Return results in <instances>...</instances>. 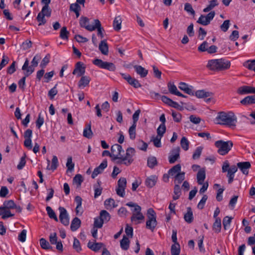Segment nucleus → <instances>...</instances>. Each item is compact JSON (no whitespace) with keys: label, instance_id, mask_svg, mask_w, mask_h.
I'll return each instance as SVG.
<instances>
[{"label":"nucleus","instance_id":"1","mask_svg":"<svg viewBox=\"0 0 255 255\" xmlns=\"http://www.w3.org/2000/svg\"><path fill=\"white\" fill-rule=\"evenodd\" d=\"M216 124L220 125H225L230 128H235L236 126L237 118L234 113L221 112L218 114L215 119Z\"/></svg>","mask_w":255,"mask_h":255},{"label":"nucleus","instance_id":"2","mask_svg":"<svg viewBox=\"0 0 255 255\" xmlns=\"http://www.w3.org/2000/svg\"><path fill=\"white\" fill-rule=\"evenodd\" d=\"M231 66V62L225 59H212L208 61L207 67L212 71L227 70Z\"/></svg>","mask_w":255,"mask_h":255},{"label":"nucleus","instance_id":"3","mask_svg":"<svg viewBox=\"0 0 255 255\" xmlns=\"http://www.w3.org/2000/svg\"><path fill=\"white\" fill-rule=\"evenodd\" d=\"M215 145L218 148V153L220 155H225L231 150L233 146V143L231 140L225 141L219 140L215 142Z\"/></svg>","mask_w":255,"mask_h":255},{"label":"nucleus","instance_id":"4","mask_svg":"<svg viewBox=\"0 0 255 255\" xmlns=\"http://www.w3.org/2000/svg\"><path fill=\"white\" fill-rule=\"evenodd\" d=\"M147 217L146 228L153 232L157 225V222L156 219V213L152 208L147 210Z\"/></svg>","mask_w":255,"mask_h":255},{"label":"nucleus","instance_id":"5","mask_svg":"<svg viewBox=\"0 0 255 255\" xmlns=\"http://www.w3.org/2000/svg\"><path fill=\"white\" fill-rule=\"evenodd\" d=\"M135 149L132 147H128L126 150V153L125 156H122L121 160H118L117 163L118 164H124L127 166L131 164L133 162V159L132 157L135 154Z\"/></svg>","mask_w":255,"mask_h":255},{"label":"nucleus","instance_id":"6","mask_svg":"<svg viewBox=\"0 0 255 255\" xmlns=\"http://www.w3.org/2000/svg\"><path fill=\"white\" fill-rule=\"evenodd\" d=\"M111 158L113 160H121L122 154V152L124 153L122 146L119 144H115L111 146Z\"/></svg>","mask_w":255,"mask_h":255},{"label":"nucleus","instance_id":"7","mask_svg":"<svg viewBox=\"0 0 255 255\" xmlns=\"http://www.w3.org/2000/svg\"><path fill=\"white\" fill-rule=\"evenodd\" d=\"M93 63L101 68L107 69L110 71H115L116 69L114 63L105 62L100 59H95L93 61Z\"/></svg>","mask_w":255,"mask_h":255},{"label":"nucleus","instance_id":"8","mask_svg":"<svg viewBox=\"0 0 255 255\" xmlns=\"http://www.w3.org/2000/svg\"><path fill=\"white\" fill-rule=\"evenodd\" d=\"M216 13L214 11H211L206 15L201 14L197 22L204 26L209 25L211 21L213 19Z\"/></svg>","mask_w":255,"mask_h":255},{"label":"nucleus","instance_id":"9","mask_svg":"<svg viewBox=\"0 0 255 255\" xmlns=\"http://www.w3.org/2000/svg\"><path fill=\"white\" fill-rule=\"evenodd\" d=\"M208 43L207 41H204L198 48V50L201 52L207 51L209 54H213L217 52V47L215 45H211L208 48Z\"/></svg>","mask_w":255,"mask_h":255},{"label":"nucleus","instance_id":"10","mask_svg":"<svg viewBox=\"0 0 255 255\" xmlns=\"http://www.w3.org/2000/svg\"><path fill=\"white\" fill-rule=\"evenodd\" d=\"M60 211L59 220L64 226H68L69 224V219L66 210L62 207L59 208Z\"/></svg>","mask_w":255,"mask_h":255},{"label":"nucleus","instance_id":"11","mask_svg":"<svg viewBox=\"0 0 255 255\" xmlns=\"http://www.w3.org/2000/svg\"><path fill=\"white\" fill-rule=\"evenodd\" d=\"M121 74L123 78L126 80L129 84L133 86L134 88H137L141 86L137 80L131 77L129 75L124 73H121Z\"/></svg>","mask_w":255,"mask_h":255},{"label":"nucleus","instance_id":"12","mask_svg":"<svg viewBox=\"0 0 255 255\" xmlns=\"http://www.w3.org/2000/svg\"><path fill=\"white\" fill-rule=\"evenodd\" d=\"M79 24L81 27L85 28L87 30L93 31L95 30L94 25L89 24V19L85 16H81L79 20Z\"/></svg>","mask_w":255,"mask_h":255},{"label":"nucleus","instance_id":"13","mask_svg":"<svg viewBox=\"0 0 255 255\" xmlns=\"http://www.w3.org/2000/svg\"><path fill=\"white\" fill-rule=\"evenodd\" d=\"M85 68L82 62H78L75 65V67L72 74L73 75H77V77L83 76L85 73Z\"/></svg>","mask_w":255,"mask_h":255},{"label":"nucleus","instance_id":"14","mask_svg":"<svg viewBox=\"0 0 255 255\" xmlns=\"http://www.w3.org/2000/svg\"><path fill=\"white\" fill-rule=\"evenodd\" d=\"M180 148L179 147H175L172 149L170 155L169 156V162L170 163H174L180 156Z\"/></svg>","mask_w":255,"mask_h":255},{"label":"nucleus","instance_id":"15","mask_svg":"<svg viewBox=\"0 0 255 255\" xmlns=\"http://www.w3.org/2000/svg\"><path fill=\"white\" fill-rule=\"evenodd\" d=\"M107 167V160H104L99 166L94 169L91 175L92 178L93 179L95 178L99 174L102 173L104 169Z\"/></svg>","mask_w":255,"mask_h":255},{"label":"nucleus","instance_id":"16","mask_svg":"<svg viewBox=\"0 0 255 255\" xmlns=\"http://www.w3.org/2000/svg\"><path fill=\"white\" fill-rule=\"evenodd\" d=\"M237 93L240 95L255 93V88L248 86H243L239 87Z\"/></svg>","mask_w":255,"mask_h":255},{"label":"nucleus","instance_id":"17","mask_svg":"<svg viewBox=\"0 0 255 255\" xmlns=\"http://www.w3.org/2000/svg\"><path fill=\"white\" fill-rule=\"evenodd\" d=\"M35 66L31 65L29 66V60L26 59L22 67V70L25 71L24 75L28 76L34 71V68Z\"/></svg>","mask_w":255,"mask_h":255},{"label":"nucleus","instance_id":"18","mask_svg":"<svg viewBox=\"0 0 255 255\" xmlns=\"http://www.w3.org/2000/svg\"><path fill=\"white\" fill-rule=\"evenodd\" d=\"M238 167L241 170L242 173L245 175L249 173V169L250 168L251 165L250 162H240L237 163Z\"/></svg>","mask_w":255,"mask_h":255},{"label":"nucleus","instance_id":"19","mask_svg":"<svg viewBox=\"0 0 255 255\" xmlns=\"http://www.w3.org/2000/svg\"><path fill=\"white\" fill-rule=\"evenodd\" d=\"M179 88L189 95H194L192 86H189L184 82H181L179 83Z\"/></svg>","mask_w":255,"mask_h":255},{"label":"nucleus","instance_id":"20","mask_svg":"<svg viewBox=\"0 0 255 255\" xmlns=\"http://www.w3.org/2000/svg\"><path fill=\"white\" fill-rule=\"evenodd\" d=\"M99 48L103 54L105 55H107L108 54L109 47L106 40H103L101 41L99 44Z\"/></svg>","mask_w":255,"mask_h":255},{"label":"nucleus","instance_id":"21","mask_svg":"<svg viewBox=\"0 0 255 255\" xmlns=\"http://www.w3.org/2000/svg\"><path fill=\"white\" fill-rule=\"evenodd\" d=\"M0 216L3 219H5L7 218L13 217V214H11L9 209L5 208L4 207H0Z\"/></svg>","mask_w":255,"mask_h":255},{"label":"nucleus","instance_id":"22","mask_svg":"<svg viewBox=\"0 0 255 255\" xmlns=\"http://www.w3.org/2000/svg\"><path fill=\"white\" fill-rule=\"evenodd\" d=\"M104 244L102 243H92L89 242L88 244V247L94 252L99 251L103 247Z\"/></svg>","mask_w":255,"mask_h":255},{"label":"nucleus","instance_id":"23","mask_svg":"<svg viewBox=\"0 0 255 255\" xmlns=\"http://www.w3.org/2000/svg\"><path fill=\"white\" fill-rule=\"evenodd\" d=\"M206 177L205 170L204 168L200 169L197 174V179L198 184H203Z\"/></svg>","mask_w":255,"mask_h":255},{"label":"nucleus","instance_id":"24","mask_svg":"<svg viewBox=\"0 0 255 255\" xmlns=\"http://www.w3.org/2000/svg\"><path fill=\"white\" fill-rule=\"evenodd\" d=\"M95 25H94V27L95 28V30L97 29V34L98 36H100L101 38L104 37V34L103 31H104V28L101 26V23L99 19H95L94 20Z\"/></svg>","mask_w":255,"mask_h":255},{"label":"nucleus","instance_id":"25","mask_svg":"<svg viewBox=\"0 0 255 255\" xmlns=\"http://www.w3.org/2000/svg\"><path fill=\"white\" fill-rule=\"evenodd\" d=\"M195 95L198 98H204L211 97L213 95V93L210 92H206L204 90H198Z\"/></svg>","mask_w":255,"mask_h":255},{"label":"nucleus","instance_id":"26","mask_svg":"<svg viewBox=\"0 0 255 255\" xmlns=\"http://www.w3.org/2000/svg\"><path fill=\"white\" fill-rule=\"evenodd\" d=\"M136 73L140 75L141 77H145L148 73V70L140 65H134L133 66Z\"/></svg>","mask_w":255,"mask_h":255},{"label":"nucleus","instance_id":"27","mask_svg":"<svg viewBox=\"0 0 255 255\" xmlns=\"http://www.w3.org/2000/svg\"><path fill=\"white\" fill-rule=\"evenodd\" d=\"M184 219L188 223H191L193 221V215L192 209L189 207L187 208V213L184 214Z\"/></svg>","mask_w":255,"mask_h":255},{"label":"nucleus","instance_id":"28","mask_svg":"<svg viewBox=\"0 0 255 255\" xmlns=\"http://www.w3.org/2000/svg\"><path fill=\"white\" fill-rule=\"evenodd\" d=\"M157 180V177L155 175H151L146 179L145 185L147 187L151 188L155 185Z\"/></svg>","mask_w":255,"mask_h":255},{"label":"nucleus","instance_id":"29","mask_svg":"<svg viewBox=\"0 0 255 255\" xmlns=\"http://www.w3.org/2000/svg\"><path fill=\"white\" fill-rule=\"evenodd\" d=\"M81 220L78 217H75L72 221L70 229L72 231H75L79 228L81 225Z\"/></svg>","mask_w":255,"mask_h":255},{"label":"nucleus","instance_id":"30","mask_svg":"<svg viewBox=\"0 0 255 255\" xmlns=\"http://www.w3.org/2000/svg\"><path fill=\"white\" fill-rule=\"evenodd\" d=\"M144 217L143 214L140 212L138 213H132V215L131 217V221L132 222H135L136 224L140 223V220H143Z\"/></svg>","mask_w":255,"mask_h":255},{"label":"nucleus","instance_id":"31","mask_svg":"<svg viewBox=\"0 0 255 255\" xmlns=\"http://www.w3.org/2000/svg\"><path fill=\"white\" fill-rule=\"evenodd\" d=\"M90 81L91 78L89 76H83L78 82V87L79 88L86 87L89 85Z\"/></svg>","mask_w":255,"mask_h":255},{"label":"nucleus","instance_id":"32","mask_svg":"<svg viewBox=\"0 0 255 255\" xmlns=\"http://www.w3.org/2000/svg\"><path fill=\"white\" fill-rule=\"evenodd\" d=\"M181 165L179 164H176L173 166L168 171V174L170 176H174L178 174L181 171Z\"/></svg>","mask_w":255,"mask_h":255},{"label":"nucleus","instance_id":"33","mask_svg":"<svg viewBox=\"0 0 255 255\" xmlns=\"http://www.w3.org/2000/svg\"><path fill=\"white\" fill-rule=\"evenodd\" d=\"M240 102L244 105L255 104V95L248 96L242 100Z\"/></svg>","mask_w":255,"mask_h":255},{"label":"nucleus","instance_id":"34","mask_svg":"<svg viewBox=\"0 0 255 255\" xmlns=\"http://www.w3.org/2000/svg\"><path fill=\"white\" fill-rule=\"evenodd\" d=\"M106 208L108 210H111L116 208L118 205L115 204V200L112 198H109L105 201L104 202Z\"/></svg>","mask_w":255,"mask_h":255},{"label":"nucleus","instance_id":"35","mask_svg":"<svg viewBox=\"0 0 255 255\" xmlns=\"http://www.w3.org/2000/svg\"><path fill=\"white\" fill-rule=\"evenodd\" d=\"M219 3L217 0H212L209 1V4L207 6L204 8L203 11L204 12H208L211 11L215 6L218 5Z\"/></svg>","mask_w":255,"mask_h":255},{"label":"nucleus","instance_id":"36","mask_svg":"<svg viewBox=\"0 0 255 255\" xmlns=\"http://www.w3.org/2000/svg\"><path fill=\"white\" fill-rule=\"evenodd\" d=\"M122 19L120 16H116L113 21V27L115 30L119 31L121 29Z\"/></svg>","mask_w":255,"mask_h":255},{"label":"nucleus","instance_id":"37","mask_svg":"<svg viewBox=\"0 0 255 255\" xmlns=\"http://www.w3.org/2000/svg\"><path fill=\"white\" fill-rule=\"evenodd\" d=\"M121 248L124 250H128L129 248V240L126 236H124L123 239L120 242Z\"/></svg>","mask_w":255,"mask_h":255},{"label":"nucleus","instance_id":"38","mask_svg":"<svg viewBox=\"0 0 255 255\" xmlns=\"http://www.w3.org/2000/svg\"><path fill=\"white\" fill-rule=\"evenodd\" d=\"M99 218L104 222H108L111 219L110 214L106 210H102L100 213Z\"/></svg>","mask_w":255,"mask_h":255},{"label":"nucleus","instance_id":"39","mask_svg":"<svg viewBox=\"0 0 255 255\" xmlns=\"http://www.w3.org/2000/svg\"><path fill=\"white\" fill-rule=\"evenodd\" d=\"M213 229L217 233L221 232V220L220 218H216L213 225Z\"/></svg>","mask_w":255,"mask_h":255},{"label":"nucleus","instance_id":"40","mask_svg":"<svg viewBox=\"0 0 255 255\" xmlns=\"http://www.w3.org/2000/svg\"><path fill=\"white\" fill-rule=\"evenodd\" d=\"M93 132L91 130V125L90 123L87 127L84 129L83 136L88 138H91L92 136Z\"/></svg>","mask_w":255,"mask_h":255},{"label":"nucleus","instance_id":"41","mask_svg":"<svg viewBox=\"0 0 255 255\" xmlns=\"http://www.w3.org/2000/svg\"><path fill=\"white\" fill-rule=\"evenodd\" d=\"M101 181H98L97 184L94 185V197L95 198H97L98 196L101 195L102 191V188L100 186Z\"/></svg>","mask_w":255,"mask_h":255},{"label":"nucleus","instance_id":"42","mask_svg":"<svg viewBox=\"0 0 255 255\" xmlns=\"http://www.w3.org/2000/svg\"><path fill=\"white\" fill-rule=\"evenodd\" d=\"M180 252V245L178 243H175L171 248V255H179Z\"/></svg>","mask_w":255,"mask_h":255},{"label":"nucleus","instance_id":"43","mask_svg":"<svg viewBox=\"0 0 255 255\" xmlns=\"http://www.w3.org/2000/svg\"><path fill=\"white\" fill-rule=\"evenodd\" d=\"M167 87H168L169 92L171 94L176 95L177 94V93L179 92V91H178V90L177 89V87L173 83H172L171 82H169L167 84Z\"/></svg>","mask_w":255,"mask_h":255},{"label":"nucleus","instance_id":"44","mask_svg":"<svg viewBox=\"0 0 255 255\" xmlns=\"http://www.w3.org/2000/svg\"><path fill=\"white\" fill-rule=\"evenodd\" d=\"M39 243L41 247L44 250H50L52 249V247L49 243L44 238H41L39 240Z\"/></svg>","mask_w":255,"mask_h":255},{"label":"nucleus","instance_id":"45","mask_svg":"<svg viewBox=\"0 0 255 255\" xmlns=\"http://www.w3.org/2000/svg\"><path fill=\"white\" fill-rule=\"evenodd\" d=\"M185 172H180L178 174H177L175 176V183H178L179 185L185 179Z\"/></svg>","mask_w":255,"mask_h":255},{"label":"nucleus","instance_id":"46","mask_svg":"<svg viewBox=\"0 0 255 255\" xmlns=\"http://www.w3.org/2000/svg\"><path fill=\"white\" fill-rule=\"evenodd\" d=\"M136 125L132 124L128 129L129 137L132 140L134 139L136 137Z\"/></svg>","mask_w":255,"mask_h":255},{"label":"nucleus","instance_id":"47","mask_svg":"<svg viewBox=\"0 0 255 255\" xmlns=\"http://www.w3.org/2000/svg\"><path fill=\"white\" fill-rule=\"evenodd\" d=\"M233 218L229 216H226L223 220V224L225 230H227L230 226Z\"/></svg>","mask_w":255,"mask_h":255},{"label":"nucleus","instance_id":"48","mask_svg":"<svg viewBox=\"0 0 255 255\" xmlns=\"http://www.w3.org/2000/svg\"><path fill=\"white\" fill-rule=\"evenodd\" d=\"M46 210L47 214L48 215L49 218L51 219H53L55 221L57 222L58 218H57L54 211L52 210V209L49 206H47L46 208Z\"/></svg>","mask_w":255,"mask_h":255},{"label":"nucleus","instance_id":"49","mask_svg":"<svg viewBox=\"0 0 255 255\" xmlns=\"http://www.w3.org/2000/svg\"><path fill=\"white\" fill-rule=\"evenodd\" d=\"M75 164L72 162V156H69L67 158V161L66 163V167H67L68 171H72L74 170Z\"/></svg>","mask_w":255,"mask_h":255},{"label":"nucleus","instance_id":"50","mask_svg":"<svg viewBox=\"0 0 255 255\" xmlns=\"http://www.w3.org/2000/svg\"><path fill=\"white\" fill-rule=\"evenodd\" d=\"M58 165V158L56 156L54 155L52 157V164H51V167L50 168H49L48 166L47 168L49 170L51 169V170L54 171V170H55L57 168Z\"/></svg>","mask_w":255,"mask_h":255},{"label":"nucleus","instance_id":"51","mask_svg":"<svg viewBox=\"0 0 255 255\" xmlns=\"http://www.w3.org/2000/svg\"><path fill=\"white\" fill-rule=\"evenodd\" d=\"M157 164L156 157L152 156L150 157L147 159V165L149 167L153 168Z\"/></svg>","mask_w":255,"mask_h":255},{"label":"nucleus","instance_id":"52","mask_svg":"<svg viewBox=\"0 0 255 255\" xmlns=\"http://www.w3.org/2000/svg\"><path fill=\"white\" fill-rule=\"evenodd\" d=\"M180 144L181 147L185 151L187 150L189 148V141L185 137H182L181 141Z\"/></svg>","mask_w":255,"mask_h":255},{"label":"nucleus","instance_id":"53","mask_svg":"<svg viewBox=\"0 0 255 255\" xmlns=\"http://www.w3.org/2000/svg\"><path fill=\"white\" fill-rule=\"evenodd\" d=\"M166 131L165 125L161 124L157 129V135L162 137Z\"/></svg>","mask_w":255,"mask_h":255},{"label":"nucleus","instance_id":"54","mask_svg":"<svg viewBox=\"0 0 255 255\" xmlns=\"http://www.w3.org/2000/svg\"><path fill=\"white\" fill-rule=\"evenodd\" d=\"M230 25V20H226L223 23L220 25L221 30L224 32H226Z\"/></svg>","mask_w":255,"mask_h":255},{"label":"nucleus","instance_id":"55","mask_svg":"<svg viewBox=\"0 0 255 255\" xmlns=\"http://www.w3.org/2000/svg\"><path fill=\"white\" fill-rule=\"evenodd\" d=\"M162 137H160L158 135H157L155 137L154 136L152 137L151 141H152L154 144V145L156 147H160L161 146V138Z\"/></svg>","mask_w":255,"mask_h":255},{"label":"nucleus","instance_id":"56","mask_svg":"<svg viewBox=\"0 0 255 255\" xmlns=\"http://www.w3.org/2000/svg\"><path fill=\"white\" fill-rule=\"evenodd\" d=\"M83 181V178L81 174H78L75 175L73 178V182L77 184L78 186H80Z\"/></svg>","mask_w":255,"mask_h":255},{"label":"nucleus","instance_id":"57","mask_svg":"<svg viewBox=\"0 0 255 255\" xmlns=\"http://www.w3.org/2000/svg\"><path fill=\"white\" fill-rule=\"evenodd\" d=\"M50 55L49 54H47L45 57L42 59L40 64V66L42 68L44 69L46 65L49 63L50 61Z\"/></svg>","mask_w":255,"mask_h":255},{"label":"nucleus","instance_id":"58","mask_svg":"<svg viewBox=\"0 0 255 255\" xmlns=\"http://www.w3.org/2000/svg\"><path fill=\"white\" fill-rule=\"evenodd\" d=\"M15 205L14 201L11 200L6 201L3 203V207L8 209H14Z\"/></svg>","mask_w":255,"mask_h":255},{"label":"nucleus","instance_id":"59","mask_svg":"<svg viewBox=\"0 0 255 255\" xmlns=\"http://www.w3.org/2000/svg\"><path fill=\"white\" fill-rule=\"evenodd\" d=\"M40 13L45 16L50 17L51 13V10L49 7H47L46 6H43Z\"/></svg>","mask_w":255,"mask_h":255},{"label":"nucleus","instance_id":"60","mask_svg":"<svg viewBox=\"0 0 255 255\" xmlns=\"http://www.w3.org/2000/svg\"><path fill=\"white\" fill-rule=\"evenodd\" d=\"M36 19L39 22V26L44 25L46 22V20L45 18V16L43 14H41L40 12L38 14L37 16L36 17Z\"/></svg>","mask_w":255,"mask_h":255},{"label":"nucleus","instance_id":"61","mask_svg":"<svg viewBox=\"0 0 255 255\" xmlns=\"http://www.w3.org/2000/svg\"><path fill=\"white\" fill-rule=\"evenodd\" d=\"M68 34L69 32L67 31L66 27L64 26L61 29L60 37L63 39H67Z\"/></svg>","mask_w":255,"mask_h":255},{"label":"nucleus","instance_id":"62","mask_svg":"<svg viewBox=\"0 0 255 255\" xmlns=\"http://www.w3.org/2000/svg\"><path fill=\"white\" fill-rule=\"evenodd\" d=\"M208 199L207 195H204L201 200L200 201L197 205V208L199 209H202L204 208L205 203Z\"/></svg>","mask_w":255,"mask_h":255},{"label":"nucleus","instance_id":"63","mask_svg":"<svg viewBox=\"0 0 255 255\" xmlns=\"http://www.w3.org/2000/svg\"><path fill=\"white\" fill-rule=\"evenodd\" d=\"M184 10L187 12L190 13L191 15H194L195 12L193 9L191 4L189 3H185L184 5Z\"/></svg>","mask_w":255,"mask_h":255},{"label":"nucleus","instance_id":"64","mask_svg":"<svg viewBox=\"0 0 255 255\" xmlns=\"http://www.w3.org/2000/svg\"><path fill=\"white\" fill-rule=\"evenodd\" d=\"M203 148L201 146L198 147L194 152L192 158L193 159H198L202 153Z\"/></svg>","mask_w":255,"mask_h":255}]
</instances>
